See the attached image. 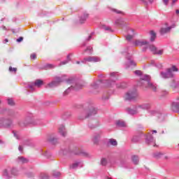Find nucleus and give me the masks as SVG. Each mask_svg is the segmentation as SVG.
Here are the masks:
<instances>
[{
  "instance_id": "obj_23",
  "label": "nucleus",
  "mask_w": 179,
  "mask_h": 179,
  "mask_svg": "<svg viewBox=\"0 0 179 179\" xmlns=\"http://www.w3.org/2000/svg\"><path fill=\"white\" fill-rule=\"evenodd\" d=\"M100 138V136L97 134L96 136H94L93 138L94 143H97L99 142V139Z\"/></svg>"
},
{
  "instance_id": "obj_39",
  "label": "nucleus",
  "mask_w": 179,
  "mask_h": 179,
  "mask_svg": "<svg viewBox=\"0 0 179 179\" xmlns=\"http://www.w3.org/2000/svg\"><path fill=\"white\" fill-rule=\"evenodd\" d=\"M169 1L170 0H163V3H164V5L167 6V5H169Z\"/></svg>"
},
{
  "instance_id": "obj_55",
  "label": "nucleus",
  "mask_w": 179,
  "mask_h": 179,
  "mask_svg": "<svg viewBox=\"0 0 179 179\" xmlns=\"http://www.w3.org/2000/svg\"><path fill=\"white\" fill-rule=\"evenodd\" d=\"M153 145V146H156V145H155V144H152Z\"/></svg>"
},
{
  "instance_id": "obj_19",
  "label": "nucleus",
  "mask_w": 179,
  "mask_h": 179,
  "mask_svg": "<svg viewBox=\"0 0 179 179\" xmlns=\"http://www.w3.org/2000/svg\"><path fill=\"white\" fill-rule=\"evenodd\" d=\"M132 162L134 163V164H138L139 163V159L138 158V156L134 155L132 157Z\"/></svg>"
},
{
  "instance_id": "obj_27",
  "label": "nucleus",
  "mask_w": 179,
  "mask_h": 179,
  "mask_svg": "<svg viewBox=\"0 0 179 179\" xmlns=\"http://www.w3.org/2000/svg\"><path fill=\"white\" fill-rule=\"evenodd\" d=\"M3 124L8 125V123L6 122V120H5V119H1V120H0V126H1V125H3Z\"/></svg>"
},
{
  "instance_id": "obj_9",
  "label": "nucleus",
  "mask_w": 179,
  "mask_h": 179,
  "mask_svg": "<svg viewBox=\"0 0 179 179\" xmlns=\"http://www.w3.org/2000/svg\"><path fill=\"white\" fill-rule=\"evenodd\" d=\"M44 85V82L43 80L38 79L34 82V86H36V87H41Z\"/></svg>"
},
{
  "instance_id": "obj_59",
  "label": "nucleus",
  "mask_w": 179,
  "mask_h": 179,
  "mask_svg": "<svg viewBox=\"0 0 179 179\" xmlns=\"http://www.w3.org/2000/svg\"><path fill=\"white\" fill-rule=\"evenodd\" d=\"M108 179H112L111 178H109Z\"/></svg>"
},
{
  "instance_id": "obj_16",
  "label": "nucleus",
  "mask_w": 179,
  "mask_h": 179,
  "mask_svg": "<svg viewBox=\"0 0 179 179\" xmlns=\"http://www.w3.org/2000/svg\"><path fill=\"white\" fill-rule=\"evenodd\" d=\"M80 164V162H76L71 165H70V169H78Z\"/></svg>"
},
{
  "instance_id": "obj_2",
  "label": "nucleus",
  "mask_w": 179,
  "mask_h": 179,
  "mask_svg": "<svg viewBox=\"0 0 179 179\" xmlns=\"http://www.w3.org/2000/svg\"><path fill=\"white\" fill-rule=\"evenodd\" d=\"M141 80H145V83L148 85V87L156 92V87L152 84V83L149 82L150 80V76H145L141 78Z\"/></svg>"
},
{
  "instance_id": "obj_32",
  "label": "nucleus",
  "mask_w": 179,
  "mask_h": 179,
  "mask_svg": "<svg viewBox=\"0 0 179 179\" xmlns=\"http://www.w3.org/2000/svg\"><path fill=\"white\" fill-rule=\"evenodd\" d=\"M53 176H54L55 177H59V176H61V173H60L59 172H58V171H55V172L53 173Z\"/></svg>"
},
{
  "instance_id": "obj_4",
  "label": "nucleus",
  "mask_w": 179,
  "mask_h": 179,
  "mask_svg": "<svg viewBox=\"0 0 179 179\" xmlns=\"http://www.w3.org/2000/svg\"><path fill=\"white\" fill-rule=\"evenodd\" d=\"M61 82H62V80H61V78H56L55 81H52L50 83L48 84V86L49 87H55V86H58L59 83H61Z\"/></svg>"
},
{
  "instance_id": "obj_40",
  "label": "nucleus",
  "mask_w": 179,
  "mask_h": 179,
  "mask_svg": "<svg viewBox=\"0 0 179 179\" xmlns=\"http://www.w3.org/2000/svg\"><path fill=\"white\" fill-rule=\"evenodd\" d=\"M129 113H130V114H136V110H130Z\"/></svg>"
},
{
  "instance_id": "obj_6",
  "label": "nucleus",
  "mask_w": 179,
  "mask_h": 179,
  "mask_svg": "<svg viewBox=\"0 0 179 179\" xmlns=\"http://www.w3.org/2000/svg\"><path fill=\"white\" fill-rule=\"evenodd\" d=\"M3 176L8 178H11L12 177V168H7L3 171Z\"/></svg>"
},
{
  "instance_id": "obj_22",
  "label": "nucleus",
  "mask_w": 179,
  "mask_h": 179,
  "mask_svg": "<svg viewBox=\"0 0 179 179\" xmlns=\"http://www.w3.org/2000/svg\"><path fill=\"white\" fill-rule=\"evenodd\" d=\"M70 89H73L74 90H78V89H79V88H78V86L73 87V85H71V87H69V89L65 91V92H64L65 94H68V92H69Z\"/></svg>"
},
{
  "instance_id": "obj_14",
  "label": "nucleus",
  "mask_w": 179,
  "mask_h": 179,
  "mask_svg": "<svg viewBox=\"0 0 179 179\" xmlns=\"http://www.w3.org/2000/svg\"><path fill=\"white\" fill-rule=\"evenodd\" d=\"M170 85H171V87H173L174 89H176V87H179V81L176 82V80H173L171 82Z\"/></svg>"
},
{
  "instance_id": "obj_56",
  "label": "nucleus",
  "mask_w": 179,
  "mask_h": 179,
  "mask_svg": "<svg viewBox=\"0 0 179 179\" xmlns=\"http://www.w3.org/2000/svg\"><path fill=\"white\" fill-rule=\"evenodd\" d=\"M68 59H69V56H68Z\"/></svg>"
},
{
  "instance_id": "obj_50",
  "label": "nucleus",
  "mask_w": 179,
  "mask_h": 179,
  "mask_svg": "<svg viewBox=\"0 0 179 179\" xmlns=\"http://www.w3.org/2000/svg\"><path fill=\"white\" fill-rule=\"evenodd\" d=\"M153 132H154L155 134H156V133L157 132V131L154 130Z\"/></svg>"
},
{
  "instance_id": "obj_11",
  "label": "nucleus",
  "mask_w": 179,
  "mask_h": 179,
  "mask_svg": "<svg viewBox=\"0 0 179 179\" xmlns=\"http://www.w3.org/2000/svg\"><path fill=\"white\" fill-rule=\"evenodd\" d=\"M148 44V42L146 41H136L135 45H146Z\"/></svg>"
},
{
  "instance_id": "obj_34",
  "label": "nucleus",
  "mask_w": 179,
  "mask_h": 179,
  "mask_svg": "<svg viewBox=\"0 0 179 179\" xmlns=\"http://www.w3.org/2000/svg\"><path fill=\"white\" fill-rule=\"evenodd\" d=\"M134 73H136V75H138V76L142 75V72H141V71H134Z\"/></svg>"
},
{
  "instance_id": "obj_10",
  "label": "nucleus",
  "mask_w": 179,
  "mask_h": 179,
  "mask_svg": "<svg viewBox=\"0 0 179 179\" xmlns=\"http://www.w3.org/2000/svg\"><path fill=\"white\" fill-rule=\"evenodd\" d=\"M116 125L117 127L122 128L127 127V123H125V122H124L123 120H117L116 122Z\"/></svg>"
},
{
  "instance_id": "obj_3",
  "label": "nucleus",
  "mask_w": 179,
  "mask_h": 179,
  "mask_svg": "<svg viewBox=\"0 0 179 179\" xmlns=\"http://www.w3.org/2000/svg\"><path fill=\"white\" fill-rule=\"evenodd\" d=\"M149 49L152 52V54H156L157 55H163V50H157V48L155 46V45H150Z\"/></svg>"
},
{
  "instance_id": "obj_24",
  "label": "nucleus",
  "mask_w": 179,
  "mask_h": 179,
  "mask_svg": "<svg viewBox=\"0 0 179 179\" xmlns=\"http://www.w3.org/2000/svg\"><path fill=\"white\" fill-rule=\"evenodd\" d=\"M8 71L10 72H14V73H16V72L17 71V68H13L12 66H10L8 69Z\"/></svg>"
},
{
  "instance_id": "obj_8",
  "label": "nucleus",
  "mask_w": 179,
  "mask_h": 179,
  "mask_svg": "<svg viewBox=\"0 0 179 179\" xmlns=\"http://www.w3.org/2000/svg\"><path fill=\"white\" fill-rule=\"evenodd\" d=\"M59 132L62 136H66V131H65V126L62 125L59 127Z\"/></svg>"
},
{
  "instance_id": "obj_42",
  "label": "nucleus",
  "mask_w": 179,
  "mask_h": 179,
  "mask_svg": "<svg viewBox=\"0 0 179 179\" xmlns=\"http://www.w3.org/2000/svg\"><path fill=\"white\" fill-rule=\"evenodd\" d=\"M78 155H83V156H87V153L86 152H80V153H78Z\"/></svg>"
},
{
  "instance_id": "obj_33",
  "label": "nucleus",
  "mask_w": 179,
  "mask_h": 179,
  "mask_svg": "<svg viewBox=\"0 0 179 179\" xmlns=\"http://www.w3.org/2000/svg\"><path fill=\"white\" fill-rule=\"evenodd\" d=\"M31 59H36L37 58V55L36 54H32L30 56Z\"/></svg>"
},
{
  "instance_id": "obj_29",
  "label": "nucleus",
  "mask_w": 179,
  "mask_h": 179,
  "mask_svg": "<svg viewBox=\"0 0 179 179\" xmlns=\"http://www.w3.org/2000/svg\"><path fill=\"white\" fill-rule=\"evenodd\" d=\"M171 70V72H178V69H177V67H176V66H173L171 69H169Z\"/></svg>"
},
{
  "instance_id": "obj_7",
  "label": "nucleus",
  "mask_w": 179,
  "mask_h": 179,
  "mask_svg": "<svg viewBox=\"0 0 179 179\" xmlns=\"http://www.w3.org/2000/svg\"><path fill=\"white\" fill-rule=\"evenodd\" d=\"M173 27H167L166 28H161L160 29V33L161 34H166V33H170V31Z\"/></svg>"
},
{
  "instance_id": "obj_52",
  "label": "nucleus",
  "mask_w": 179,
  "mask_h": 179,
  "mask_svg": "<svg viewBox=\"0 0 179 179\" xmlns=\"http://www.w3.org/2000/svg\"><path fill=\"white\" fill-rule=\"evenodd\" d=\"M5 41H6V43H8V39H6Z\"/></svg>"
},
{
  "instance_id": "obj_53",
  "label": "nucleus",
  "mask_w": 179,
  "mask_h": 179,
  "mask_svg": "<svg viewBox=\"0 0 179 179\" xmlns=\"http://www.w3.org/2000/svg\"><path fill=\"white\" fill-rule=\"evenodd\" d=\"M76 64H80V62H77Z\"/></svg>"
},
{
  "instance_id": "obj_45",
  "label": "nucleus",
  "mask_w": 179,
  "mask_h": 179,
  "mask_svg": "<svg viewBox=\"0 0 179 179\" xmlns=\"http://www.w3.org/2000/svg\"><path fill=\"white\" fill-rule=\"evenodd\" d=\"M91 39H92V35H90L87 40V41H90Z\"/></svg>"
},
{
  "instance_id": "obj_13",
  "label": "nucleus",
  "mask_w": 179,
  "mask_h": 179,
  "mask_svg": "<svg viewBox=\"0 0 179 179\" xmlns=\"http://www.w3.org/2000/svg\"><path fill=\"white\" fill-rule=\"evenodd\" d=\"M87 61H88V62H99V61H100V59L97 57H88L87 59Z\"/></svg>"
},
{
  "instance_id": "obj_38",
  "label": "nucleus",
  "mask_w": 179,
  "mask_h": 179,
  "mask_svg": "<svg viewBox=\"0 0 179 179\" xmlns=\"http://www.w3.org/2000/svg\"><path fill=\"white\" fill-rule=\"evenodd\" d=\"M113 12H115L116 13H121V11L120 10H118L115 8H113L112 9Z\"/></svg>"
},
{
  "instance_id": "obj_41",
  "label": "nucleus",
  "mask_w": 179,
  "mask_h": 179,
  "mask_svg": "<svg viewBox=\"0 0 179 179\" xmlns=\"http://www.w3.org/2000/svg\"><path fill=\"white\" fill-rule=\"evenodd\" d=\"M132 142H138V137H134L132 138Z\"/></svg>"
},
{
  "instance_id": "obj_46",
  "label": "nucleus",
  "mask_w": 179,
  "mask_h": 179,
  "mask_svg": "<svg viewBox=\"0 0 179 179\" xmlns=\"http://www.w3.org/2000/svg\"><path fill=\"white\" fill-rule=\"evenodd\" d=\"M92 50H93L92 48H87L85 51H92Z\"/></svg>"
},
{
  "instance_id": "obj_28",
  "label": "nucleus",
  "mask_w": 179,
  "mask_h": 179,
  "mask_svg": "<svg viewBox=\"0 0 179 179\" xmlns=\"http://www.w3.org/2000/svg\"><path fill=\"white\" fill-rule=\"evenodd\" d=\"M8 104L9 106H15V102L13 101V99H8Z\"/></svg>"
},
{
  "instance_id": "obj_58",
  "label": "nucleus",
  "mask_w": 179,
  "mask_h": 179,
  "mask_svg": "<svg viewBox=\"0 0 179 179\" xmlns=\"http://www.w3.org/2000/svg\"><path fill=\"white\" fill-rule=\"evenodd\" d=\"M141 1H144L145 0H141Z\"/></svg>"
},
{
  "instance_id": "obj_18",
  "label": "nucleus",
  "mask_w": 179,
  "mask_h": 179,
  "mask_svg": "<svg viewBox=\"0 0 179 179\" xmlns=\"http://www.w3.org/2000/svg\"><path fill=\"white\" fill-rule=\"evenodd\" d=\"M150 41H154L156 39V32L154 31H150Z\"/></svg>"
},
{
  "instance_id": "obj_48",
  "label": "nucleus",
  "mask_w": 179,
  "mask_h": 179,
  "mask_svg": "<svg viewBox=\"0 0 179 179\" xmlns=\"http://www.w3.org/2000/svg\"><path fill=\"white\" fill-rule=\"evenodd\" d=\"M176 15H178L179 14V10H176Z\"/></svg>"
},
{
  "instance_id": "obj_5",
  "label": "nucleus",
  "mask_w": 179,
  "mask_h": 179,
  "mask_svg": "<svg viewBox=\"0 0 179 179\" xmlns=\"http://www.w3.org/2000/svg\"><path fill=\"white\" fill-rule=\"evenodd\" d=\"M161 76L164 79H166L167 78H173V73H171V69H168L167 73H163L162 72V73H161Z\"/></svg>"
},
{
  "instance_id": "obj_36",
  "label": "nucleus",
  "mask_w": 179,
  "mask_h": 179,
  "mask_svg": "<svg viewBox=\"0 0 179 179\" xmlns=\"http://www.w3.org/2000/svg\"><path fill=\"white\" fill-rule=\"evenodd\" d=\"M21 41H23V37L22 36L17 39V43H21Z\"/></svg>"
},
{
  "instance_id": "obj_43",
  "label": "nucleus",
  "mask_w": 179,
  "mask_h": 179,
  "mask_svg": "<svg viewBox=\"0 0 179 179\" xmlns=\"http://www.w3.org/2000/svg\"><path fill=\"white\" fill-rule=\"evenodd\" d=\"M66 64H68V61L62 62L61 65H65Z\"/></svg>"
},
{
  "instance_id": "obj_17",
  "label": "nucleus",
  "mask_w": 179,
  "mask_h": 179,
  "mask_svg": "<svg viewBox=\"0 0 179 179\" xmlns=\"http://www.w3.org/2000/svg\"><path fill=\"white\" fill-rule=\"evenodd\" d=\"M17 160L19 162V163H27V162H29L27 159H26V158L23 157H18Z\"/></svg>"
},
{
  "instance_id": "obj_57",
  "label": "nucleus",
  "mask_w": 179,
  "mask_h": 179,
  "mask_svg": "<svg viewBox=\"0 0 179 179\" xmlns=\"http://www.w3.org/2000/svg\"><path fill=\"white\" fill-rule=\"evenodd\" d=\"M93 114H96V113L94 112V113H93Z\"/></svg>"
},
{
  "instance_id": "obj_49",
  "label": "nucleus",
  "mask_w": 179,
  "mask_h": 179,
  "mask_svg": "<svg viewBox=\"0 0 179 179\" xmlns=\"http://www.w3.org/2000/svg\"><path fill=\"white\" fill-rule=\"evenodd\" d=\"M131 65H136L134 62H131Z\"/></svg>"
},
{
  "instance_id": "obj_1",
  "label": "nucleus",
  "mask_w": 179,
  "mask_h": 179,
  "mask_svg": "<svg viewBox=\"0 0 179 179\" xmlns=\"http://www.w3.org/2000/svg\"><path fill=\"white\" fill-rule=\"evenodd\" d=\"M138 98V92L136 91H129L125 94V100H135Z\"/></svg>"
},
{
  "instance_id": "obj_47",
  "label": "nucleus",
  "mask_w": 179,
  "mask_h": 179,
  "mask_svg": "<svg viewBox=\"0 0 179 179\" xmlns=\"http://www.w3.org/2000/svg\"><path fill=\"white\" fill-rule=\"evenodd\" d=\"M178 0H172V3H176V2H177Z\"/></svg>"
},
{
  "instance_id": "obj_30",
  "label": "nucleus",
  "mask_w": 179,
  "mask_h": 179,
  "mask_svg": "<svg viewBox=\"0 0 179 179\" xmlns=\"http://www.w3.org/2000/svg\"><path fill=\"white\" fill-rule=\"evenodd\" d=\"M173 107H174V110H176L178 113H179V104L176 103L175 105H173Z\"/></svg>"
},
{
  "instance_id": "obj_37",
  "label": "nucleus",
  "mask_w": 179,
  "mask_h": 179,
  "mask_svg": "<svg viewBox=\"0 0 179 179\" xmlns=\"http://www.w3.org/2000/svg\"><path fill=\"white\" fill-rule=\"evenodd\" d=\"M149 141L150 143H155V138H153V137H151Z\"/></svg>"
},
{
  "instance_id": "obj_12",
  "label": "nucleus",
  "mask_w": 179,
  "mask_h": 179,
  "mask_svg": "<svg viewBox=\"0 0 179 179\" xmlns=\"http://www.w3.org/2000/svg\"><path fill=\"white\" fill-rule=\"evenodd\" d=\"M11 176L12 177H16V176H19V171H17L16 168H11Z\"/></svg>"
},
{
  "instance_id": "obj_44",
  "label": "nucleus",
  "mask_w": 179,
  "mask_h": 179,
  "mask_svg": "<svg viewBox=\"0 0 179 179\" xmlns=\"http://www.w3.org/2000/svg\"><path fill=\"white\" fill-rule=\"evenodd\" d=\"M104 29L105 30H111V28H110L109 27H105Z\"/></svg>"
},
{
  "instance_id": "obj_51",
  "label": "nucleus",
  "mask_w": 179,
  "mask_h": 179,
  "mask_svg": "<svg viewBox=\"0 0 179 179\" xmlns=\"http://www.w3.org/2000/svg\"><path fill=\"white\" fill-rule=\"evenodd\" d=\"M10 124H12V122H10V124H7V125L10 126Z\"/></svg>"
},
{
  "instance_id": "obj_54",
  "label": "nucleus",
  "mask_w": 179,
  "mask_h": 179,
  "mask_svg": "<svg viewBox=\"0 0 179 179\" xmlns=\"http://www.w3.org/2000/svg\"><path fill=\"white\" fill-rule=\"evenodd\" d=\"M29 87H30L31 89H32V87H31V86H30Z\"/></svg>"
},
{
  "instance_id": "obj_31",
  "label": "nucleus",
  "mask_w": 179,
  "mask_h": 179,
  "mask_svg": "<svg viewBox=\"0 0 179 179\" xmlns=\"http://www.w3.org/2000/svg\"><path fill=\"white\" fill-rule=\"evenodd\" d=\"M132 38H134V36H132V35H127L126 37V39L128 40V41H131V40H132Z\"/></svg>"
},
{
  "instance_id": "obj_25",
  "label": "nucleus",
  "mask_w": 179,
  "mask_h": 179,
  "mask_svg": "<svg viewBox=\"0 0 179 179\" xmlns=\"http://www.w3.org/2000/svg\"><path fill=\"white\" fill-rule=\"evenodd\" d=\"M40 178L41 179H48L49 176L48 175L45 174V173H41L40 176Z\"/></svg>"
},
{
  "instance_id": "obj_15",
  "label": "nucleus",
  "mask_w": 179,
  "mask_h": 179,
  "mask_svg": "<svg viewBox=\"0 0 179 179\" xmlns=\"http://www.w3.org/2000/svg\"><path fill=\"white\" fill-rule=\"evenodd\" d=\"M89 127H90V128H96V127H99V122L92 121L89 124Z\"/></svg>"
},
{
  "instance_id": "obj_26",
  "label": "nucleus",
  "mask_w": 179,
  "mask_h": 179,
  "mask_svg": "<svg viewBox=\"0 0 179 179\" xmlns=\"http://www.w3.org/2000/svg\"><path fill=\"white\" fill-rule=\"evenodd\" d=\"M101 164L102 166H106L107 165V159L106 158H103L101 160Z\"/></svg>"
},
{
  "instance_id": "obj_21",
  "label": "nucleus",
  "mask_w": 179,
  "mask_h": 179,
  "mask_svg": "<svg viewBox=\"0 0 179 179\" xmlns=\"http://www.w3.org/2000/svg\"><path fill=\"white\" fill-rule=\"evenodd\" d=\"M109 142L112 146H117V145H118V143L115 141V139H110Z\"/></svg>"
},
{
  "instance_id": "obj_35",
  "label": "nucleus",
  "mask_w": 179,
  "mask_h": 179,
  "mask_svg": "<svg viewBox=\"0 0 179 179\" xmlns=\"http://www.w3.org/2000/svg\"><path fill=\"white\" fill-rule=\"evenodd\" d=\"M18 150L21 152V153H23V146L20 145L18 148Z\"/></svg>"
},
{
  "instance_id": "obj_20",
  "label": "nucleus",
  "mask_w": 179,
  "mask_h": 179,
  "mask_svg": "<svg viewBox=\"0 0 179 179\" xmlns=\"http://www.w3.org/2000/svg\"><path fill=\"white\" fill-rule=\"evenodd\" d=\"M87 17H89V15L87 14L85 15L84 17H82L80 20V23H85Z\"/></svg>"
},
{
  "instance_id": "obj_60",
  "label": "nucleus",
  "mask_w": 179,
  "mask_h": 179,
  "mask_svg": "<svg viewBox=\"0 0 179 179\" xmlns=\"http://www.w3.org/2000/svg\"><path fill=\"white\" fill-rule=\"evenodd\" d=\"M0 104H1V101H0Z\"/></svg>"
}]
</instances>
